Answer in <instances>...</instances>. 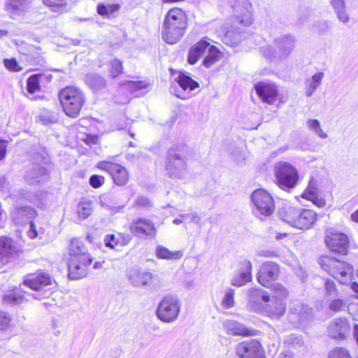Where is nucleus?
<instances>
[{
    "label": "nucleus",
    "mask_w": 358,
    "mask_h": 358,
    "mask_svg": "<svg viewBox=\"0 0 358 358\" xmlns=\"http://www.w3.org/2000/svg\"><path fill=\"white\" fill-rule=\"evenodd\" d=\"M66 250L69 277L73 280L86 277L91 271L94 258L85 242L80 238H71Z\"/></svg>",
    "instance_id": "f257e3e1"
},
{
    "label": "nucleus",
    "mask_w": 358,
    "mask_h": 358,
    "mask_svg": "<svg viewBox=\"0 0 358 358\" xmlns=\"http://www.w3.org/2000/svg\"><path fill=\"white\" fill-rule=\"evenodd\" d=\"M188 27V14L182 7L173 6L166 13L162 22V38L169 44L178 43Z\"/></svg>",
    "instance_id": "f03ea898"
},
{
    "label": "nucleus",
    "mask_w": 358,
    "mask_h": 358,
    "mask_svg": "<svg viewBox=\"0 0 358 358\" xmlns=\"http://www.w3.org/2000/svg\"><path fill=\"white\" fill-rule=\"evenodd\" d=\"M317 263L324 271L340 284L348 285L353 278L355 269L348 262L324 254L319 257Z\"/></svg>",
    "instance_id": "7ed1b4c3"
},
{
    "label": "nucleus",
    "mask_w": 358,
    "mask_h": 358,
    "mask_svg": "<svg viewBox=\"0 0 358 358\" xmlns=\"http://www.w3.org/2000/svg\"><path fill=\"white\" fill-rule=\"evenodd\" d=\"M279 215L284 222L301 230L311 229L318 219L317 213L313 210L291 205L283 206L280 209Z\"/></svg>",
    "instance_id": "20e7f679"
},
{
    "label": "nucleus",
    "mask_w": 358,
    "mask_h": 358,
    "mask_svg": "<svg viewBox=\"0 0 358 358\" xmlns=\"http://www.w3.org/2000/svg\"><path fill=\"white\" fill-rule=\"evenodd\" d=\"M58 99L64 113L72 119L80 116L86 103L85 93L79 87L73 85L61 89Z\"/></svg>",
    "instance_id": "39448f33"
},
{
    "label": "nucleus",
    "mask_w": 358,
    "mask_h": 358,
    "mask_svg": "<svg viewBox=\"0 0 358 358\" xmlns=\"http://www.w3.org/2000/svg\"><path fill=\"white\" fill-rule=\"evenodd\" d=\"M55 282L53 277L43 269L27 273L23 279V285L30 289L41 292L38 299L50 298L53 294L51 287Z\"/></svg>",
    "instance_id": "423d86ee"
},
{
    "label": "nucleus",
    "mask_w": 358,
    "mask_h": 358,
    "mask_svg": "<svg viewBox=\"0 0 358 358\" xmlns=\"http://www.w3.org/2000/svg\"><path fill=\"white\" fill-rule=\"evenodd\" d=\"M251 292L255 296H260L262 301L266 304L262 306V311L267 317L271 319H280L286 313L287 305L281 299H273L271 302L270 294L264 289L257 287L252 288Z\"/></svg>",
    "instance_id": "0eeeda50"
},
{
    "label": "nucleus",
    "mask_w": 358,
    "mask_h": 358,
    "mask_svg": "<svg viewBox=\"0 0 358 358\" xmlns=\"http://www.w3.org/2000/svg\"><path fill=\"white\" fill-rule=\"evenodd\" d=\"M327 248L338 257L347 256L350 250V242L348 236L341 231H327L324 237Z\"/></svg>",
    "instance_id": "6e6552de"
},
{
    "label": "nucleus",
    "mask_w": 358,
    "mask_h": 358,
    "mask_svg": "<svg viewBox=\"0 0 358 358\" xmlns=\"http://www.w3.org/2000/svg\"><path fill=\"white\" fill-rule=\"evenodd\" d=\"M251 200L255 206V213L260 218L268 217L275 211L274 199L271 194L264 189L255 190L252 194Z\"/></svg>",
    "instance_id": "1a4fd4ad"
},
{
    "label": "nucleus",
    "mask_w": 358,
    "mask_h": 358,
    "mask_svg": "<svg viewBox=\"0 0 358 358\" xmlns=\"http://www.w3.org/2000/svg\"><path fill=\"white\" fill-rule=\"evenodd\" d=\"M276 184L281 188H292L299 180L296 169L287 162H280L275 166Z\"/></svg>",
    "instance_id": "9d476101"
},
{
    "label": "nucleus",
    "mask_w": 358,
    "mask_h": 358,
    "mask_svg": "<svg viewBox=\"0 0 358 358\" xmlns=\"http://www.w3.org/2000/svg\"><path fill=\"white\" fill-rule=\"evenodd\" d=\"M22 253V249L13 238L0 236V264L13 263L19 259Z\"/></svg>",
    "instance_id": "9b49d317"
},
{
    "label": "nucleus",
    "mask_w": 358,
    "mask_h": 358,
    "mask_svg": "<svg viewBox=\"0 0 358 358\" xmlns=\"http://www.w3.org/2000/svg\"><path fill=\"white\" fill-rule=\"evenodd\" d=\"M180 310L178 301L173 296H166L159 302L156 314L161 321L169 323L178 318Z\"/></svg>",
    "instance_id": "f8f14e48"
},
{
    "label": "nucleus",
    "mask_w": 358,
    "mask_h": 358,
    "mask_svg": "<svg viewBox=\"0 0 358 358\" xmlns=\"http://www.w3.org/2000/svg\"><path fill=\"white\" fill-rule=\"evenodd\" d=\"M236 353L239 358H266L265 349L257 339L245 340L238 343Z\"/></svg>",
    "instance_id": "ddd939ff"
},
{
    "label": "nucleus",
    "mask_w": 358,
    "mask_h": 358,
    "mask_svg": "<svg viewBox=\"0 0 358 358\" xmlns=\"http://www.w3.org/2000/svg\"><path fill=\"white\" fill-rule=\"evenodd\" d=\"M281 273L280 266L272 261H266L261 265L257 274L258 282L264 287H271L278 280Z\"/></svg>",
    "instance_id": "4468645a"
},
{
    "label": "nucleus",
    "mask_w": 358,
    "mask_h": 358,
    "mask_svg": "<svg viewBox=\"0 0 358 358\" xmlns=\"http://www.w3.org/2000/svg\"><path fill=\"white\" fill-rule=\"evenodd\" d=\"M130 233L138 238H152L157 234V227L150 219L138 217L134 220L129 225Z\"/></svg>",
    "instance_id": "2eb2a0df"
},
{
    "label": "nucleus",
    "mask_w": 358,
    "mask_h": 358,
    "mask_svg": "<svg viewBox=\"0 0 358 358\" xmlns=\"http://www.w3.org/2000/svg\"><path fill=\"white\" fill-rule=\"evenodd\" d=\"M97 167L109 173L114 182L117 185H124L129 181V175L127 170L119 164L101 161L98 163Z\"/></svg>",
    "instance_id": "dca6fc26"
},
{
    "label": "nucleus",
    "mask_w": 358,
    "mask_h": 358,
    "mask_svg": "<svg viewBox=\"0 0 358 358\" xmlns=\"http://www.w3.org/2000/svg\"><path fill=\"white\" fill-rule=\"evenodd\" d=\"M254 88L262 101L269 105L274 104L279 98V89L274 83L258 82L255 85Z\"/></svg>",
    "instance_id": "f3484780"
},
{
    "label": "nucleus",
    "mask_w": 358,
    "mask_h": 358,
    "mask_svg": "<svg viewBox=\"0 0 358 358\" xmlns=\"http://www.w3.org/2000/svg\"><path fill=\"white\" fill-rule=\"evenodd\" d=\"M223 325L226 332L234 336L251 337L259 334L258 330L247 327L243 324L235 320H227Z\"/></svg>",
    "instance_id": "a211bd4d"
},
{
    "label": "nucleus",
    "mask_w": 358,
    "mask_h": 358,
    "mask_svg": "<svg viewBox=\"0 0 358 358\" xmlns=\"http://www.w3.org/2000/svg\"><path fill=\"white\" fill-rule=\"evenodd\" d=\"M252 263L248 259L241 260L238 263V271L231 280V285L241 287L252 280Z\"/></svg>",
    "instance_id": "6ab92c4d"
},
{
    "label": "nucleus",
    "mask_w": 358,
    "mask_h": 358,
    "mask_svg": "<svg viewBox=\"0 0 358 358\" xmlns=\"http://www.w3.org/2000/svg\"><path fill=\"white\" fill-rule=\"evenodd\" d=\"M20 54L24 57V62L27 65L37 66L45 63L44 52L38 45L28 44L24 47V51L20 52Z\"/></svg>",
    "instance_id": "aec40b11"
},
{
    "label": "nucleus",
    "mask_w": 358,
    "mask_h": 358,
    "mask_svg": "<svg viewBox=\"0 0 358 358\" xmlns=\"http://www.w3.org/2000/svg\"><path fill=\"white\" fill-rule=\"evenodd\" d=\"M327 330L331 338L336 340H343L350 332V324L346 319L338 318L329 324Z\"/></svg>",
    "instance_id": "412c9836"
},
{
    "label": "nucleus",
    "mask_w": 358,
    "mask_h": 358,
    "mask_svg": "<svg viewBox=\"0 0 358 358\" xmlns=\"http://www.w3.org/2000/svg\"><path fill=\"white\" fill-rule=\"evenodd\" d=\"M132 236L127 233L116 232L107 234L103 239L106 248L120 250L122 248L128 245L131 241Z\"/></svg>",
    "instance_id": "4be33fe9"
},
{
    "label": "nucleus",
    "mask_w": 358,
    "mask_h": 358,
    "mask_svg": "<svg viewBox=\"0 0 358 358\" xmlns=\"http://www.w3.org/2000/svg\"><path fill=\"white\" fill-rule=\"evenodd\" d=\"M301 197L312 201L320 208L324 207L326 204V201L321 196L317 181L314 178L310 180L307 187L301 194Z\"/></svg>",
    "instance_id": "5701e85b"
},
{
    "label": "nucleus",
    "mask_w": 358,
    "mask_h": 358,
    "mask_svg": "<svg viewBox=\"0 0 358 358\" xmlns=\"http://www.w3.org/2000/svg\"><path fill=\"white\" fill-rule=\"evenodd\" d=\"M51 74L38 73L31 75L27 80V91L31 94H35L41 90L43 83H50L52 80Z\"/></svg>",
    "instance_id": "b1692460"
},
{
    "label": "nucleus",
    "mask_w": 358,
    "mask_h": 358,
    "mask_svg": "<svg viewBox=\"0 0 358 358\" xmlns=\"http://www.w3.org/2000/svg\"><path fill=\"white\" fill-rule=\"evenodd\" d=\"M210 43L208 39L203 38L192 45L187 54V62L190 65H194L198 62L204 52L209 48Z\"/></svg>",
    "instance_id": "393cba45"
},
{
    "label": "nucleus",
    "mask_w": 358,
    "mask_h": 358,
    "mask_svg": "<svg viewBox=\"0 0 358 358\" xmlns=\"http://www.w3.org/2000/svg\"><path fill=\"white\" fill-rule=\"evenodd\" d=\"M36 214L37 212L34 208L27 206H17L11 213L13 220L17 223L33 219Z\"/></svg>",
    "instance_id": "a878e982"
},
{
    "label": "nucleus",
    "mask_w": 358,
    "mask_h": 358,
    "mask_svg": "<svg viewBox=\"0 0 358 358\" xmlns=\"http://www.w3.org/2000/svg\"><path fill=\"white\" fill-rule=\"evenodd\" d=\"M224 57L223 52L215 45H210L208 48V54L203 58L202 65L209 69L218 63Z\"/></svg>",
    "instance_id": "bb28decb"
},
{
    "label": "nucleus",
    "mask_w": 358,
    "mask_h": 358,
    "mask_svg": "<svg viewBox=\"0 0 358 358\" xmlns=\"http://www.w3.org/2000/svg\"><path fill=\"white\" fill-rule=\"evenodd\" d=\"M42 2L43 5L55 13L61 15L69 10L68 0H42Z\"/></svg>",
    "instance_id": "cd10ccee"
},
{
    "label": "nucleus",
    "mask_w": 358,
    "mask_h": 358,
    "mask_svg": "<svg viewBox=\"0 0 358 358\" xmlns=\"http://www.w3.org/2000/svg\"><path fill=\"white\" fill-rule=\"evenodd\" d=\"M124 62L118 58H114L108 61L107 71L108 76L111 79H116L124 73Z\"/></svg>",
    "instance_id": "c85d7f7f"
},
{
    "label": "nucleus",
    "mask_w": 358,
    "mask_h": 358,
    "mask_svg": "<svg viewBox=\"0 0 358 358\" xmlns=\"http://www.w3.org/2000/svg\"><path fill=\"white\" fill-rule=\"evenodd\" d=\"M24 299L23 292L20 289L15 287L3 295L2 301L6 305H16L22 303Z\"/></svg>",
    "instance_id": "c756f323"
},
{
    "label": "nucleus",
    "mask_w": 358,
    "mask_h": 358,
    "mask_svg": "<svg viewBox=\"0 0 358 358\" xmlns=\"http://www.w3.org/2000/svg\"><path fill=\"white\" fill-rule=\"evenodd\" d=\"M120 3L103 4L100 3L96 6V13L104 17L110 18L115 16V13L120 10Z\"/></svg>",
    "instance_id": "7c9ffc66"
},
{
    "label": "nucleus",
    "mask_w": 358,
    "mask_h": 358,
    "mask_svg": "<svg viewBox=\"0 0 358 358\" xmlns=\"http://www.w3.org/2000/svg\"><path fill=\"white\" fill-rule=\"evenodd\" d=\"M176 81L183 90L192 91L199 87V84L197 81H195L189 76L183 72L179 73Z\"/></svg>",
    "instance_id": "2f4dec72"
},
{
    "label": "nucleus",
    "mask_w": 358,
    "mask_h": 358,
    "mask_svg": "<svg viewBox=\"0 0 358 358\" xmlns=\"http://www.w3.org/2000/svg\"><path fill=\"white\" fill-rule=\"evenodd\" d=\"M156 256L160 259H180L183 256L181 250L171 251L168 248L159 245L156 248Z\"/></svg>",
    "instance_id": "473e14b6"
},
{
    "label": "nucleus",
    "mask_w": 358,
    "mask_h": 358,
    "mask_svg": "<svg viewBox=\"0 0 358 358\" xmlns=\"http://www.w3.org/2000/svg\"><path fill=\"white\" fill-rule=\"evenodd\" d=\"M3 64L9 72L18 73L24 69L15 57L5 58L3 59Z\"/></svg>",
    "instance_id": "72a5a7b5"
},
{
    "label": "nucleus",
    "mask_w": 358,
    "mask_h": 358,
    "mask_svg": "<svg viewBox=\"0 0 358 358\" xmlns=\"http://www.w3.org/2000/svg\"><path fill=\"white\" fill-rule=\"evenodd\" d=\"M25 0H8L6 10L12 14H17L23 10Z\"/></svg>",
    "instance_id": "f704fd0d"
},
{
    "label": "nucleus",
    "mask_w": 358,
    "mask_h": 358,
    "mask_svg": "<svg viewBox=\"0 0 358 358\" xmlns=\"http://www.w3.org/2000/svg\"><path fill=\"white\" fill-rule=\"evenodd\" d=\"M125 85L130 92H135L147 88L149 86V83L145 80H128Z\"/></svg>",
    "instance_id": "c9c22d12"
},
{
    "label": "nucleus",
    "mask_w": 358,
    "mask_h": 358,
    "mask_svg": "<svg viewBox=\"0 0 358 358\" xmlns=\"http://www.w3.org/2000/svg\"><path fill=\"white\" fill-rule=\"evenodd\" d=\"M324 294L327 297L335 296L338 294L336 282L329 278H327L324 282Z\"/></svg>",
    "instance_id": "e433bc0d"
},
{
    "label": "nucleus",
    "mask_w": 358,
    "mask_h": 358,
    "mask_svg": "<svg viewBox=\"0 0 358 358\" xmlns=\"http://www.w3.org/2000/svg\"><path fill=\"white\" fill-rule=\"evenodd\" d=\"M328 358H352L350 352L345 348L336 347L331 350Z\"/></svg>",
    "instance_id": "4c0bfd02"
},
{
    "label": "nucleus",
    "mask_w": 358,
    "mask_h": 358,
    "mask_svg": "<svg viewBox=\"0 0 358 358\" xmlns=\"http://www.w3.org/2000/svg\"><path fill=\"white\" fill-rule=\"evenodd\" d=\"M307 124L308 128L314 131L320 138H326L327 137V134L321 129L320 123L317 120H308Z\"/></svg>",
    "instance_id": "58836bf2"
},
{
    "label": "nucleus",
    "mask_w": 358,
    "mask_h": 358,
    "mask_svg": "<svg viewBox=\"0 0 358 358\" xmlns=\"http://www.w3.org/2000/svg\"><path fill=\"white\" fill-rule=\"evenodd\" d=\"M79 140L90 148L99 144V136L97 134H83Z\"/></svg>",
    "instance_id": "ea45409f"
},
{
    "label": "nucleus",
    "mask_w": 358,
    "mask_h": 358,
    "mask_svg": "<svg viewBox=\"0 0 358 358\" xmlns=\"http://www.w3.org/2000/svg\"><path fill=\"white\" fill-rule=\"evenodd\" d=\"M11 316L3 312L0 311V331H6L12 326Z\"/></svg>",
    "instance_id": "a19ab883"
},
{
    "label": "nucleus",
    "mask_w": 358,
    "mask_h": 358,
    "mask_svg": "<svg viewBox=\"0 0 358 358\" xmlns=\"http://www.w3.org/2000/svg\"><path fill=\"white\" fill-rule=\"evenodd\" d=\"M234 290L232 289H229L226 292L222 304L224 308H231L234 306Z\"/></svg>",
    "instance_id": "79ce46f5"
},
{
    "label": "nucleus",
    "mask_w": 358,
    "mask_h": 358,
    "mask_svg": "<svg viewBox=\"0 0 358 358\" xmlns=\"http://www.w3.org/2000/svg\"><path fill=\"white\" fill-rule=\"evenodd\" d=\"M273 292L275 294L273 299L285 298L288 296V291L287 288L281 283H277L273 288Z\"/></svg>",
    "instance_id": "37998d69"
},
{
    "label": "nucleus",
    "mask_w": 358,
    "mask_h": 358,
    "mask_svg": "<svg viewBox=\"0 0 358 358\" xmlns=\"http://www.w3.org/2000/svg\"><path fill=\"white\" fill-rule=\"evenodd\" d=\"M152 279V274L150 273H138L135 276V283L136 285H145Z\"/></svg>",
    "instance_id": "c03bdc74"
},
{
    "label": "nucleus",
    "mask_w": 358,
    "mask_h": 358,
    "mask_svg": "<svg viewBox=\"0 0 358 358\" xmlns=\"http://www.w3.org/2000/svg\"><path fill=\"white\" fill-rule=\"evenodd\" d=\"M324 77V73L322 72L315 73L312 77V80L309 83V89L310 94L316 90L320 85L322 80Z\"/></svg>",
    "instance_id": "a18cd8bd"
},
{
    "label": "nucleus",
    "mask_w": 358,
    "mask_h": 358,
    "mask_svg": "<svg viewBox=\"0 0 358 358\" xmlns=\"http://www.w3.org/2000/svg\"><path fill=\"white\" fill-rule=\"evenodd\" d=\"M336 10V15L339 20L343 23H347L349 20L350 17L348 13H347V10L345 7L339 8H334Z\"/></svg>",
    "instance_id": "49530a36"
},
{
    "label": "nucleus",
    "mask_w": 358,
    "mask_h": 358,
    "mask_svg": "<svg viewBox=\"0 0 358 358\" xmlns=\"http://www.w3.org/2000/svg\"><path fill=\"white\" fill-rule=\"evenodd\" d=\"M152 206L150 201L144 197H140L135 201L134 206L138 208H150Z\"/></svg>",
    "instance_id": "de8ad7c7"
},
{
    "label": "nucleus",
    "mask_w": 358,
    "mask_h": 358,
    "mask_svg": "<svg viewBox=\"0 0 358 358\" xmlns=\"http://www.w3.org/2000/svg\"><path fill=\"white\" fill-rule=\"evenodd\" d=\"M344 306V302L342 299H336L331 301L329 304V308L333 311H339Z\"/></svg>",
    "instance_id": "09e8293b"
},
{
    "label": "nucleus",
    "mask_w": 358,
    "mask_h": 358,
    "mask_svg": "<svg viewBox=\"0 0 358 358\" xmlns=\"http://www.w3.org/2000/svg\"><path fill=\"white\" fill-rule=\"evenodd\" d=\"M103 178L98 175H92L90 178V184L94 188L100 187L102 184Z\"/></svg>",
    "instance_id": "8fccbe9b"
},
{
    "label": "nucleus",
    "mask_w": 358,
    "mask_h": 358,
    "mask_svg": "<svg viewBox=\"0 0 358 358\" xmlns=\"http://www.w3.org/2000/svg\"><path fill=\"white\" fill-rule=\"evenodd\" d=\"M78 215L82 219H86L91 214V209L88 206H81L78 209Z\"/></svg>",
    "instance_id": "3c124183"
},
{
    "label": "nucleus",
    "mask_w": 358,
    "mask_h": 358,
    "mask_svg": "<svg viewBox=\"0 0 358 358\" xmlns=\"http://www.w3.org/2000/svg\"><path fill=\"white\" fill-rule=\"evenodd\" d=\"M8 141L0 138V157H5L8 148Z\"/></svg>",
    "instance_id": "603ef678"
},
{
    "label": "nucleus",
    "mask_w": 358,
    "mask_h": 358,
    "mask_svg": "<svg viewBox=\"0 0 358 358\" xmlns=\"http://www.w3.org/2000/svg\"><path fill=\"white\" fill-rule=\"evenodd\" d=\"M38 232L35 226L34 222L31 220L30 221V229L29 231V236L31 238H34L37 236Z\"/></svg>",
    "instance_id": "864d4df0"
},
{
    "label": "nucleus",
    "mask_w": 358,
    "mask_h": 358,
    "mask_svg": "<svg viewBox=\"0 0 358 358\" xmlns=\"http://www.w3.org/2000/svg\"><path fill=\"white\" fill-rule=\"evenodd\" d=\"M331 4L334 8H341L345 7V0H330Z\"/></svg>",
    "instance_id": "5fc2aeb1"
},
{
    "label": "nucleus",
    "mask_w": 358,
    "mask_h": 358,
    "mask_svg": "<svg viewBox=\"0 0 358 358\" xmlns=\"http://www.w3.org/2000/svg\"><path fill=\"white\" fill-rule=\"evenodd\" d=\"M350 219L352 222L358 224V208L351 214Z\"/></svg>",
    "instance_id": "6e6d98bb"
},
{
    "label": "nucleus",
    "mask_w": 358,
    "mask_h": 358,
    "mask_svg": "<svg viewBox=\"0 0 358 358\" xmlns=\"http://www.w3.org/2000/svg\"><path fill=\"white\" fill-rule=\"evenodd\" d=\"M103 263H104V261L103 262H95L93 265L92 264V266L94 268V269H99V268H101L102 266H103Z\"/></svg>",
    "instance_id": "4d7b16f0"
},
{
    "label": "nucleus",
    "mask_w": 358,
    "mask_h": 358,
    "mask_svg": "<svg viewBox=\"0 0 358 358\" xmlns=\"http://www.w3.org/2000/svg\"><path fill=\"white\" fill-rule=\"evenodd\" d=\"M350 287L354 292L358 294V282H352L350 285Z\"/></svg>",
    "instance_id": "13d9d810"
},
{
    "label": "nucleus",
    "mask_w": 358,
    "mask_h": 358,
    "mask_svg": "<svg viewBox=\"0 0 358 358\" xmlns=\"http://www.w3.org/2000/svg\"><path fill=\"white\" fill-rule=\"evenodd\" d=\"M287 233H278L277 235H276V238L278 239H281V238L287 237Z\"/></svg>",
    "instance_id": "bf43d9fd"
},
{
    "label": "nucleus",
    "mask_w": 358,
    "mask_h": 358,
    "mask_svg": "<svg viewBox=\"0 0 358 358\" xmlns=\"http://www.w3.org/2000/svg\"><path fill=\"white\" fill-rule=\"evenodd\" d=\"M40 119L44 123V124H47V123H49V122H54V120L52 119L51 120H46L44 117H43L42 116L40 117Z\"/></svg>",
    "instance_id": "052dcab7"
},
{
    "label": "nucleus",
    "mask_w": 358,
    "mask_h": 358,
    "mask_svg": "<svg viewBox=\"0 0 358 358\" xmlns=\"http://www.w3.org/2000/svg\"><path fill=\"white\" fill-rule=\"evenodd\" d=\"M8 34V31L4 29H0V38L6 36Z\"/></svg>",
    "instance_id": "680f3d73"
},
{
    "label": "nucleus",
    "mask_w": 358,
    "mask_h": 358,
    "mask_svg": "<svg viewBox=\"0 0 358 358\" xmlns=\"http://www.w3.org/2000/svg\"><path fill=\"white\" fill-rule=\"evenodd\" d=\"M264 257H277V254L275 253V252H269L268 254L267 255H264Z\"/></svg>",
    "instance_id": "e2e57ef3"
},
{
    "label": "nucleus",
    "mask_w": 358,
    "mask_h": 358,
    "mask_svg": "<svg viewBox=\"0 0 358 358\" xmlns=\"http://www.w3.org/2000/svg\"><path fill=\"white\" fill-rule=\"evenodd\" d=\"M3 213H4L3 209L2 208L1 204L0 203V222L2 220Z\"/></svg>",
    "instance_id": "0e129e2a"
},
{
    "label": "nucleus",
    "mask_w": 358,
    "mask_h": 358,
    "mask_svg": "<svg viewBox=\"0 0 358 358\" xmlns=\"http://www.w3.org/2000/svg\"><path fill=\"white\" fill-rule=\"evenodd\" d=\"M355 320H358V306L356 308L355 313L354 314Z\"/></svg>",
    "instance_id": "69168bd1"
},
{
    "label": "nucleus",
    "mask_w": 358,
    "mask_h": 358,
    "mask_svg": "<svg viewBox=\"0 0 358 358\" xmlns=\"http://www.w3.org/2000/svg\"><path fill=\"white\" fill-rule=\"evenodd\" d=\"M174 222H176V223H179V222H178V220H174Z\"/></svg>",
    "instance_id": "338daca9"
},
{
    "label": "nucleus",
    "mask_w": 358,
    "mask_h": 358,
    "mask_svg": "<svg viewBox=\"0 0 358 358\" xmlns=\"http://www.w3.org/2000/svg\"><path fill=\"white\" fill-rule=\"evenodd\" d=\"M357 358H358V355H357Z\"/></svg>",
    "instance_id": "774afa93"
}]
</instances>
